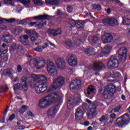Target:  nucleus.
Listing matches in <instances>:
<instances>
[{"instance_id":"1","label":"nucleus","mask_w":130,"mask_h":130,"mask_svg":"<svg viewBox=\"0 0 130 130\" xmlns=\"http://www.w3.org/2000/svg\"><path fill=\"white\" fill-rule=\"evenodd\" d=\"M63 94L60 93L53 92L41 99L39 103L40 108H46L54 102H61Z\"/></svg>"},{"instance_id":"2","label":"nucleus","mask_w":130,"mask_h":130,"mask_svg":"<svg viewBox=\"0 0 130 130\" xmlns=\"http://www.w3.org/2000/svg\"><path fill=\"white\" fill-rule=\"evenodd\" d=\"M100 94L104 95V96L107 95V98L108 99H110L112 98L113 94L115 93V87L112 84H110L107 85L104 90H100Z\"/></svg>"},{"instance_id":"3","label":"nucleus","mask_w":130,"mask_h":130,"mask_svg":"<svg viewBox=\"0 0 130 130\" xmlns=\"http://www.w3.org/2000/svg\"><path fill=\"white\" fill-rule=\"evenodd\" d=\"M29 66L35 67L37 70L43 69L46 66V61L45 60H38L36 58L32 59L30 60Z\"/></svg>"},{"instance_id":"4","label":"nucleus","mask_w":130,"mask_h":130,"mask_svg":"<svg viewBox=\"0 0 130 130\" xmlns=\"http://www.w3.org/2000/svg\"><path fill=\"white\" fill-rule=\"evenodd\" d=\"M47 72L50 76H56L57 75V70L55 64L51 60L48 59L47 62Z\"/></svg>"},{"instance_id":"5","label":"nucleus","mask_w":130,"mask_h":130,"mask_svg":"<svg viewBox=\"0 0 130 130\" xmlns=\"http://www.w3.org/2000/svg\"><path fill=\"white\" fill-rule=\"evenodd\" d=\"M13 89L14 91L16 90H20L22 89L24 91L28 90V84H27V78L22 77L21 80V83L15 84L13 85Z\"/></svg>"},{"instance_id":"6","label":"nucleus","mask_w":130,"mask_h":130,"mask_svg":"<svg viewBox=\"0 0 130 130\" xmlns=\"http://www.w3.org/2000/svg\"><path fill=\"white\" fill-rule=\"evenodd\" d=\"M64 84V78L62 76H59L55 78L52 85V89L55 90L58 88H61Z\"/></svg>"},{"instance_id":"7","label":"nucleus","mask_w":130,"mask_h":130,"mask_svg":"<svg viewBox=\"0 0 130 130\" xmlns=\"http://www.w3.org/2000/svg\"><path fill=\"white\" fill-rule=\"evenodd\" d=\"M129 115L125 114L124 116L118 118L116 120V124L119 126H122L123 124H127L129 122Z\"/></svg>"},{"instance_id":"8","label":"nucleus","mask_w":130,"mask_h":130,"mask_svg":"<svg viewBox=\"0 0 130 130\" xmlns=\"http://www.w3.org/2000/svg\"><path fill=\"white\" fill-rule=\"evenodd\" d=\"M97 48L98 49V55L99 57H102L103 54H108L111 51V47L110 45H107L104 48H101L100 47H97Z\"/></svg>"},{"instance_id":"9","label":"nucleus","mask_w":130,"mask_h":130,"mask_svg":"<svg viewBox=\"0 0 130 130\" xmlns=\"http://www.w3.org/2000/svg\"><path fill=\"white\" fill-rule=\"evenodd\" d=\"M107 66L109 69H116L118 67V61L116 59V57L111 56L110 59L108 61Z\"/></svg>"},{"instance_id":"10","label":"nucleus","mask_w":130,"mask_h":130,"mask_svg":"<svg viewBox=\"0 0 130 130\" xmlns=\"http://www.w3.org/2000/svg\"><path fill=\"white\" fill-rule=\"evenodd\" d=\"M31 77L34 80H36L37 82L41 83V84H46L47 78L44 75L32 74Z\"/></svg>"},{"instance_id":"11","label":"nucleus","mask_w":130,"mask_h":130,"mask_svg":"<svg viewBox=\"0 0 130 130\" xmlns=\"http://www.w3.org/2000/svg\"><path fill=\"white\" fill-rule=\"evenodd\" d=\"M67 61L70 67H76L78 64V58L75 55H71L68 56Z\"/></svg>"},{"instance_id":"12","label":"nucleus","mask_w":130,"mask_h":130,"mask_svg":"<svg viewBox=\"0 0 130 130\" xmlns=\"http://www.w3.org/2000/svg\"><path fill=\"white\" fill-rule=\"evenodd\" d=\"M103 23L104 25H107L109 26L111 25V26H116L118 25V20L116 18H105L103 20Z\"/></svg>"},{"instance_id":"13","label":"nucleus","mask_w":130,"mask_h":130,"mask_svg":"<svg viewBox=\"0 0 130 130\" xmlns=\"http://www.w3.org/2000/svg\"><path fill=\"white\" fill-rule=\"evenodd\" d=\"M119 58L121 61H125L126 59V48L121 47L118 51Z\"/></svg>"},{"instance_id":"14","label":"nucleus","mask_w":130,"mask_h":130,"mask_svg":"<svg viewBox=\"0 0 130 130\" xmlns=\"http://www.w3.org/2000/svg\"><path fill=\"white\" fill-rule=\"evenodd\" d=\"M101 40L104 44L106 43H110L113 40V37L110 34L105 33L102 36Z\"/></svg>"},{"instance_id":"15","label":"nucleus","mask_w":130,"mask_h":130,"mask_svg":"<svg viewBox=\"0 0 130 130\" xmlns=\"http://www.w3.org/2000/svg\"><path fill=\"white\" fill-rule=\"evenodd\" d=\"M56 66L59 70H64L67 67V63L63 58H58L56 61Z\"/></svg>"},{"instance_id":"16","label":"nucleus","mask_w":130,"mask_h":130,"mask_svg":"<svg viewBox=\"0 0 130 130\" xmlns=\"http://www.w3.org/2000/svg\"><path fill=\"white\" fill-rule=\"evenodd\" d=\"M25 33L30 36L31 41H36L38 39V34L34 30L25 29Z\"/></svg>"},{"instance_id":"17","label":"nucleus","mask_w":130,"mask_h":130,"mask_svg":"<svg viewBox=\"0 0 130 130\" xmlns=\"http://www.w3.org/2000/svg\"><path fill=\"white\" fill-rule=\"evenodd\" d=\"M46 90H47V84L45 83H41L35 87V91L37 94H41V93H43Z\"/></svg>"},{"instance_id":"18","label":"nucleus","mask_w":130,"mask_h":130,"mask_svg":"<svg viewBox=\"0 0 130 130\" xmlns=\"http://www.w3.org/2000/svg\"><path fill=\"white\" fill-rule=\"evenodd\" d=\"M104 68H105V65L101 61L95 62L92 66L93 71H100Z\"/></svg>"},{"instance_id":"19","label":"nucleus","mask_w":130,"mask_h":130,"mask_svg":"<svg viewBox=\"0 0 130 130\" xmlns=\"http://www.w3.org/2000/svg\"><path fill=\"white\" fill-rule=\"evenodd\" d=\"M14 0H4V3L5 5H12V3ZM16 2L21 3L24 6H28L30 5L31 1L30 0H15Z\"/></svg>"},{"instance_id":"20","label":"nucleus","mask_w":130,"mask_h":130,"mask_svg":"<svg viewBox=\"0 0 130 130\" xmlns=\"http://www.w3.org/2000/svg\"><path fill=\"white\" fill-rule=\"evenodd\" d=\"M89 111V113L87 114V116L89 118H92V117H96L97 115V111H96V106L95 104L92 105V108H91Z\"/></svg>"},{"instance_id":"21","label":"nucleus","mask_w":130,"mask_h":130,"mask_svg":"<svg viewBox=\"0 0 130 130\" xmlns=\"http://www.w3.org/2000/svg\"><path fill=\"white\" fill-rule=\"evenodd\" d=\"M56 113H57V110L56 109V107L55 106H53L50 108L47 112V115L50 117H53V116H55Z\"/></svg>"},{"instance_id":"22","label":"nucleus","mask_w":130,"mask_h":130,"mask_svg":"<svg viewBox=\"0 0 130 130\" xmlns=\"http://www.w3.org/2000/svg\"><path fill=\"white\" fill-rule=\"evenodd\" d=\"M29 38V36L27 35H25L22 36H20L18 38V40L23 44L24 45H29V42H28V39Z\"/></svg>"},{"instance_id":"23","label":"nucleus","mask_w":130,"mask_h":130,"mask_svg":"<svg viewBox=\"0 0 130 130\" xmlns=\"http://www.w3.org/2000/svg\"><path fill=\"white\" fill-rule=\"evenodd\" d=\"M1 40L4 42H6L7 43H11V42L13 41V38L9 34H5L1 38Z\"/></svg>"},{"instance_id":"24","label":"nucleus","mask_w":130,"mask_h":130,"mask_svg":"<svg viewBox=\"0 0 130 130\" xmlns=\"http://www.w3.org/2000/svg\"><path fill=\"white\" fill-rule=\"evenodd\" d=\"M83 116H84V112L80 108H77L76 110V112L75 113V118L77 120H80L83 118Z\"/></svg>"},{"instance_id":"25","label":"nucleus","mask_w":130,"mask_h":130,"mask_svg":"<svg viewBox=\"0 0 130 130\" xmlns=\"http://www.w3.org/2000/svg\"><path fill=\"white\" fill-rule=\"evenodd\" d=\"M34 18H35L36 20H39V21L38 22L40 23L42 21V20H48V19H49V16L48 15H40L35 16Z\"/></svg>"},{"instance_id":"26","label":"nucleus","mask_w":130,"mask_h":130,"mask_svg":"<svg viewBox=\"0 0 130 130\" xmlns=\"http://www.w3.org/2000/svg\"><path fill=\"white\" fill-rule=\"evenodd\" d=\"M46 4L51 6H58L59 3L56 0H46Z\"/></svg>"},{"instance_id":"27","label":"nucleus","mask_w":130,"mask_h":130,"mask_svg":"<svg viewBox=\"0 0 130 130\" xmlns=\"http://www.w3.org/2000/svg\"><path fill=\"white\" fill-rule=\"evenodd\" d=\"M72 26H74V25H76L77 28H83V25L84 24V22L82 21L81 20L78 21L77 23L75 20H72Z\"/></svg>"},{"instance_id":"28","label":"nucleus","mask_w":130,"mask_h":130,"mask_svg":"<svg viewBox=\"0 0 130 130\" xmlns=\"http://www.w3.org/2000/svg\"><path fill=\"white\" fill-rule=\"evenodd\" d=\"M50 32L53 36H56V35H59L61 33V30L58 28L56 29H51L50 30Z\"/></svg>"},{"instance_id":"29","label":"nucleus","mask_w":130,"mask_h":130,"mask_svg":"<svg viewBox=\"0 0 130 130\" xmlns=\"http://www.w3.org/2000/svg\"><path fill=\"white\" fill-rule=\"evenodd\" d=\"M88 41L91 44H95V43H97V42H99V38L97 36L92 37L91 39H88Z\"/></svg>"},{"instance_id":"30","label":"nucleus","mask_w":130,"mask_h":130,"mask_svg":"<svg viewBox=\"0 0 130 130\" xmlns=\"http://www.w3.org/2000/svg\"><path fill=\"white\" fill-rule=\"evenodd\" d=\"M85 53L88 55H93L95 53V49L93 48H90L85 50Z\"/></svg>"},{"instance_id":"31","label":"nucleus","mask_w":130,"mask_h":130,"mask_svg":"<svg viewBox=\"0 0 130 130\" xmlns=\"http://www.w3.org/2000/svg\"><path fill=\"white\" fill-rule=\"evenodd\" d=\"M7 22V23H13L14 22L15 19L14 18H10V19H4L0 17V24H2L4 23V21Z\"/></svg>"},{"instance_id":"32","label":"nucleus","mask_w":130,"mask_h":130,"mask_svg":"<svg viewBox=\"0 0 130 130\" xmlns=\"http://www.w3.org/2000/svg\"><path fill=\"white\" fill-rule=\"evenodd\" d=\"M17 49H21L16 44H13L11 45L10 48V51L12 52V51H15V50H17Z\"/></svg>"},{"instance_id":"33","label":"nucleus","mask_w":130,"mask_h":130,"mask_svg":"<svg viewBox=\"0 0 130 130\" xmlns=\"http://www.w3.org/2000/svg\"><path fill=\"white\" fill-rule=\"evenodd\" d=\"M28 25L30 27H33L34 25H37V27H38V28H42L43 25L41 24H39V22H32L28 23Z\"/></svg>"},{"instance_id":"34","label":"nucleus","mask_w":130,"mask_h":130,"mask_svg":"<svg viewBox=\"0 0 130 130\" xmlns=\"http://www.w3.org/2000/svg\"><path fill=\"white\" fill-rule=\"evenodd\" d=\"M95 90V88L93 85H89L87 88V94L90 95V94H92Z\"/></svg>"},{"instance_id":"35","label":"nucleus","mask_w":130,"mask_h":130,"mask_svg":"<svg viewBox=\"0 0 130 130\" xmlns=\"http://www.w3.org/2000/svg\"><path fill=\"white\" fill-rule=\"evenodd\" d=\"M23 30L22 29V27H18L16 28L15 29L12 30V33L13 34H19V33H21Z\"/></svg>"},{"instance_id":"36","label":"nucleus","mask_w":130,"mask_h":130,"mask_svg":"<svg viewBox=\"0 0 130 130\" xmlns=\"http://www.w3.org/2000/svg\"><path fill=\"white\" fill-rule=\"evenodd\" d=\"M32 2L36 6H42L43 5V1L41 0H32Z\"/></svg>"},{"instance_id":"37","label":"nucleus","mask_w":130,"mask_h":130,"mask_svg":"<svg viewBox=\"0 0 130 130\" xmlns=\"http://www.w3.org/2000/svg\"><path fill=\"white\" fill-rule=\"evenodd\" d=\"M122 23L124 25H130V19L127 18L123 17Z\"/></svg>"},{"instance_id":"38","label":"nucleus","mask_w":130,"mask_h":130,"mask_svg":"<svg viewBox=\"0 0 130 130\" xmlns=\"http://www.w3.org/2000/svg\"><path fill=\"white\" fill-rule=\"evenodd\" d=\"M35 51H37L38 52H41L43 51L44 49L42 46H39L36 48L33 49Z\"/></svg>"},{"instance_id":"39","label":"nucleus","mask_w":130,"mask_h":130,"mask_svg":"<svg viewBox=\"0 0 130 130\" xmlns=\"http://www.w3.org/2000/svg\"><path fill=\"white\" fill-rule=\"evenodd\" d=\"M48 44H50L51 46H53V47H55V45L54 44L48 41V43H45L43 46V49H45L48 46Z\"/></svg>"},{"instance_id":"40","label":"nucleus","mask_w":130,"mask_h":130,"mask_svg":"<svg viewBox=\"0 0 130 130\" xmlns=\"http://www.w3.org/2000/svg\"><path fill=\"white\" fill-rule=\"evenodd\" d=\"M92 9L93 10H97V11H100V10H101V6L96 4L93 5Z\"/></svg>"},{"instance_id":"41","label":"nucleus","mask_w":130,"mask_h":130,"mask_svg":"<svg viewBox=\"0 0 130 130\" xmlns=\"http://www.w3.org/2000/svg\"><path fill=\"white\" fill-rule=\"evenodd\" d=\"M107 119H108L107 115H104L100 119V121H101V122H103L104 121H107Z\"/></svg>"},{"instance_id":"42","label":"nucleus","mask_w":130,"mask_h":130,"mask_svg":"<svg viewBox=\"0 0 130 130\" xmlns=\"http://www.w3.org/2000/svg\"><path fill=\"white\" fill-rule=\"evenodd\" d=\"M4 73L6 75H12L13 74V69H7L4 71Z\"/></svg>"},{"instance_id":"43","label":"nucleus","mask_w":130,"mask_h":130,"mask_svg":"<svg viewBox=\"0 0 130 130\" xmlns=\"http://www.w3.org/2000/svg\"><path fill=\"white\" fill-rule=\"evenodd\" d=\"M27 109H28V107L26 106H22L20 110V112L21 113H23V112H25V111H26V110H27Z\"/></svg>"},{"instance_id":"44","label":"nucleus","mask_w":130,"mask_h":130,"mask_svg":"<svg viewBox=\"0 0 130 130\" xmlns=\"http://www.w3.org/2000/svg\"><path fill=\"white\" fill-rule=\"evenodd\" d=\"M75 100H74V103H75V102H81V95H75Z\"/></svg>"},{"instance_id":"45","label":"nucleus","mask_w":130,"mask_h":130,"mask_svg":"<svg viewBox=\"0 0 130 130\" xmlns=\"http://www.w3.org/2000/svg\"><path fill=\"white\" fill-rule=\"evenodd\" d=\"M66 45L70 47H72V46H74L75 45V44L73 43L71 40H69L67 41Z\"/></svg>"},{"instance_id":"46","label":"nucleus","mask_w":130,"mask_h":130,"mask_svg":"<svg viewBox=\"0 0 130 130\" xmlns=\"http://www.w3.org/2000/svg\"><path fill=\"white\" fill-rule=\"evenodd\" d=\"M73 9H74L73 8V6L71 5L67 6V10L68 13H72V12H73Z\"/></svg>"},{"instance_id":"47","label":"nucleus","mask_w":130,"mask_h":130,"mask_svg":"<svg viewBox=\"0 0 130 130\" xmlns=\"http://www.w3.org/2000/svg\"><path fill=\"white\" fill-rule=\"evenodd\" d=\"M76 88H77V84H76V83L74 81L70 84V89H76Z\"/></svg>"},{"instance_id":"48","label":"nucleus","mask_w":130,"mask_h":130,"mask_svg":"<svg viewBox=\"0 0 130 130\" xmlns=\"http://www.w3.org/2000/svg\"><path fill=\"white\" fill-rule=\"evenodd\" d=\"M120 110V107H117L111 110V112H118Z\"/></svg>"},{"instance_id":"49","label":"nucleus","mask_w":130,"mask_h":130,"mask_svg":"<svg viewBox=\"0 0 130 130\" xmlns=\"http://www.w3.org/2000/svg\"><path fill=\"white\" fill-rule=\"evenodd\" d=\"M72 105H73V104L71 103V100H69L68 102L67 106L69 109L73 108V106H72Z\"/></svg>"},{"instance_id":"50","label":"nucleus","mask_w":130,"mask_h":130,"mask_svg":"<svg viewBox=\"0 0 130 130\" xmlns=\"http://www.w3.org/2000/svg\"><path fill=\"white\" fill-rule=\"evenodd\" d=\"M115 74V71H111L109 73V75H110V77H112V78H114Z\"/></svg>"},{"instance_id":"51","label":"nucleus","mask_w":130,"mask_h":130,"mask_svg":"<svg viewBox=\"0 0 130 130\" xmlns=\"http://www.w3.org/2000/svg\"><path fill=\"white\" fill-rule=\"evenodd\" d=\"M15 117L16 116L15 115V114H13L9 117V119L10 121H12V120H14V119H15Z\"/></svg>"},{"instance_id":"52","label":"nucleus","mask_w":130,"mask_h":130,"mask_svg":"<svg viewBox=\"0 0 130 130\" xmlns=\"http://www.w3.org/2000/svg\"><path fill=\"white\" fill-rule=\"evenodd\" d=\"M74 83H75L76 86H80V85L82 84L81 80H80L74 81Z\"/></svg>"},{"instance_id":"53","label":"nucleus","mask_w":130,"mask_h":130,"mask_svg":"<svg viewBox=\"0 0 130 130\" xmlns=\"http://www.w3.org/2000/svg\"><path fill=\"white\" fill-rule=\"evenodd\" d=\"M82 43H83V40H82V41L78 40L76 41V45H77V46H79V45H81V44H82Z\"/></svg>"},{"instance_id":"54","label":"nucleus","mask_w":130,"mask_h":130,"mask_svg":"<svg viewBox=\"0 0 130 130\" xmlns=\"http://www.w3.org/2000/svg\"><path fill=\"white\" fill-rule=\"evenodd\" d=\"M20 24H21V25H25L27 23V21H26V19H23L22 20H20L19 22Z\"/></svg>"},{"instance_id":"55","label":"nucleus","mask_w":130,"mask_h":130,"mask_svg":"<svg viewBox=\"0 0 130 130\" xmlns=\"http://www.w3.org/2000/svg\"><path fill=\"white\" fill-rule=\"evenodd\" d=\"M17 72L18 73H21L22 72V67L20 65L17 66Z\"/></svg>"},{"instance_id":"56","label":"nucleus","mask_w":130,"mask_h":130,"mask_svg":"<svg viewBox=\"0 0 130 130\" xmlns=\"http://www.w3.org/2000/svg\"><path fill=\"white\" fill-rule=\"evenodd\" d=\"M16 9L17 13H19V12H21V11H22V7H21V6H18Z\"/></svg>"},{"instance_id":"57","label":"nucleus","mask_w":130,"mask_h":130,"mask_svg":"<svg viewBox=\"0 0 130 130\" xmlns=\"http://www.w3.org/2000/svg\"><path fill=\"white\" fill-rule=\"evenodd\" d=\"M115 77H120V73L119 72L115 71L114 78H115Z\"/></svg>"},{"instance_id":"58","label":"nucleus","mask_w":130,"mask_h":130,"mask_svg":"<svg viewBox=\"0 0 130 130\" xmlns=\"http://www.w3.org/2000/svg\"><path fill=\"white\" fill-rule=\"evenodd\" d=\"M27 114L28 115V116H34V114H33V113L31 111H27Z\"/></svg>"},{"instance_id":"59","label":"nucleus","mask_w":130,"mask_h":130,"mask_svg":"<svg viewBox=\"0 0 130 130\" xmlns=\"http://www.w3.org/2000/svg\"><path fill=\"white\" fill-rule=\"evenodd\" d=\"M91 125H93L94 127H96V126H98V123L97 122H93L91 124Z\"/></svg>"},{"instance_id":"60","label":"nucleus","mask_w":130,"mask_h":130,"mask_svg":"<svg viewBox=\"0 0 130 130\" xmlns=\"http://www.w3.org/2000/svg\"><path fill=\"white\" fill-rule=\"evenodd\" d=\"M8 51H9V50L8 49V48H6L5 49H3L2 52H3V54H6V53H7Z\"/></svg>"},{"instance_id":"61","label":"nucleus","mask_w":130,"mask_h":130,"mask_svg":"<svg viewBox=\"0 0 130 130\" xmlns=\"http://www.w3.org/2000/svg\"><path fill=\"white\" fill-rule=\"evenodd\" d=\"M110 117L111 118H115V117H116V115L114 113H112L111 115H110Z\"/></svg>"},{"instance_id":"62","label":"nucleus","mask_w":130,"mask_h":130,"mask_svg":"<svg viewBox=\"0 0 130 130\" xmlns=\"http://www.w3.org/2000/svg\"><path fill=\"white\" fill-rule=\"evenodd\" d=\"M57 16H60L61 15V11L57 10L56 12Z\"/></svg>"},{"instance_id":"63","label":"nucleus","mask_w":130,"mask_h":130,"mask_svg":"<svg viewBox=\"0 0 130 130\" xmlns=\"http://www.w3.org/2000/svg\"><path fill=\"white\" fill-rule=\"evenodd\" d=\"M2 47H3V48H8V47H9V46H8V45H7V44H6V43H3L2 44Z\"/></svg>"},{"instance_id":"64","label":"nucleus","mask_w":130,"mask_h":130,"mask_svg":"<svg viewBox=\"0 0 130 130\" xmlns=\"http://www.w3.org/2000/svg\"><path fill=\"white\" fill-rule=\"evenodd\" d=\"M25 126L20 125L18 127V129H25Z\"/></svg>"}]
</instances>
